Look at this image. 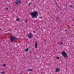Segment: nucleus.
Wrapping results in <instances>:
<instances>
[{"label": "nucleus", "mask_w": 74, "mask_h": 74, "mask_svg": "<svg viewBox=\"0 0 74 74\" xmlns=\"http://www.w3.org/2000/svg\"><path fill=\"white\" fill-rule=\"evenodd\" d=\"M38 13L37 11L33 12L31 13V16H33L32 18H37L38 16Z\"/></svg>", "instance_id": "1"}, {"label": "nucleus", "mask_w": 74, "mask_h": 74, "mask_svg": "<svg viewBox=\"0 0 74 74\" xmlns=\"http://www.w3.org/2000/svg\"><path fill=\"white\" fill-rule=\"evenodd\" d=\"M62 55L64 58H66H66H68V55H67V53H66L65 51L62 52Z\"/></svg>", "instance_id": "2"}, {"label": "nucleus", "mask_w": 74, "mask_h": 74, "mask_svg": "<svg viewBox=\"0 0 74 74\" xmlns=\"http://www.w3.org/2000/svg\"><path fill=\"white\" fill-rule=\"evenodd\" d=\"M27 36L29 38H33V34L32 33H29L27 35Z\"/></svg>", "instance_id": "3"}, {"label": "nucleus", "mask_w": 74, "mask_h": 74, "mask_svg": "<svg viewBox=\"0 0 74 74\" xmlns=\"http://www.w3.org/2000/svg\"><path fill=\"white\" fill-rule=\"evenodd\" d=\"M17 39L16 38H15L13 36H11L10 37V40L12 41H14V40H16Z\"/></svg>", "instance_id": "4"}, {"label": "nucleus", "mask_w": 74, "mask_h": 74, "mask_svg": "<svg viewBox=\"0 0 74 74\" xmlns=\"http://www.w3.org/2000/svg\"><path fill=\"white\" fill-rule=\"evenodd\" d=\"M21 3V1H16V4H17L18 5L19 4H20Z\"/></svg>", "instance_id": "5"}, {"label": "nucleus", "mask_w": 74, "mask_h": 74, "mask_svg": "<svg viewBox=\"0 0 74 74\" xmlns=\"http://www.w3.org/2000/svg\"><path fill=\"white\" fill-rule=\"evenodd\" d=\"M56 71L57 72H59V71H60V69L59 68H56Z\"/></svg>", "instance_id": "6"}, {"label": "nucleus", "mask_w": 74, "mask_h": 74, "mask_svg": "<svg viewBox=\"0 0 74 74\" xmlns=\"http://www.w3.org/2000/svg\"><path fill=\"white\" fill-rule=\"evenodd\" d=\"M38 44V43H37V42H36L35 46V47L36 48H37V45Z\"/></svg>", "instance_id": "7"}, {"label": "nucleus", "mask_w": 74, "mask_h": 74, "mask_svg": "<svg viewBox=\"0 0 74 74\" xmlns=\"http://www.w3.org/2000/svg\"><path fill=\"white\" fill-rule=\"evenodd\" d=\"M29 50V49L28 48H27V49H25V51L26 52L28 51Z\"/></svg>", "instance_id": "8"}, {"label": "nucleus", "mask_w": 74, "mask_h": 74, "mask_svg": "<svg viewBox=\"0 0 74 74\" xmlns=\"http://www.w3.org/2000/svg\"><path fill=\"white\" fill-rule=\"evenodd\" d=\"M33 69H30L28 70V71H32Z\"/></svg>", "instance_id": "9"}, {"label": "nucleus", "mask_w": 74, "mask_h": 74, "mask_svg": "<svg viewBox=\"0 0 74 74\" xmlns=\"http://www.w3.org/2000/svg\"><path fill=\"white\" fill-rule=\"evenodd\" d=\"M1 74H5V72L3 71V72H1Z\"/></svg>", "instance_id": "10"}, {"label": "nucleus", "mask_w": 74, "mask_h": 74, "mask_svg": "<svg viewBox=\"0 0 74 74\" xmlns=\"http://www.w3.org/2000/svg\"><path fill=\"white\" fill-rule=\"evenodd\" d=\"M27 21H28V20H27V19H26L25 21V23H26L27 22Z\"/></svg>", "instance_id": "11"}, {"label": "nucleus", "mask_w": 74, "mask_h": 74, "mask_svg": "<svg viewBox=\"0 0 74 74\" xmlns=\"http://www.w3.org/2000/svg\"><path fill=\"white\" fill-rule=\"evenodd\" d=\"M56 59H60V58L59 57H57L56 58Z\"/></svg>", "instance_id": "12"}, {"label": "nucleus", "mask_w": 74, "mask_h": 74, "mask_svg": "<svg viewBox=\"0 0 74 74\" xmlns=\"http://www.w3.org/2000/svg\"><path fill=\"white\" fill-rule=\"evenodd\" d=\"M16 21H19V18H18V19H17Z\"/></svg>", "instance_id": "13"}, {"label": "nucleus", "mask_w": 74, "mask_h": 74, "mask_svg": "<svg viewBox=\"0 0 74 74\" xmlns=\"http://www.w3.org/2000/svg\"><path fill=\"white\" fill-rule=\"evenodd\" d=\"M6 66V65L5 64H3V66H4V67H5V66Z\"/></svg>", "instance_id": "14"}, {"label": "nucleus", "mask_w": 74, "mask_h": 74, "mask_svg": "<svg viewBox=\"0 0 74 74\" xmlns=\"http://www.w3.org/2000/svg\"><path fill=\"white\" fill-rule=\"evenodd\" d=\"M5 10H8V8H5Z\"/></svg>", "instance_id": "15"}, {"label": "nucleus", "mask_w": 74, "mask_h": 74, "mask_svg": "<svg viewBox=\"0 0 74 74\" xmlns=\"http://www.w3.org/2000/svg\"><path fill=\"white\" fill-rule=\"evenodd\" d=\"M62 44H63V42H62L61 43L59 44V45H62Z\"/></svg>", "instance_id": "16"}, {"label": "nucleus", "mask_w": 74, "mask_h": 74, "mask_svg": "<svg viewBox=\"0 0 74 74\" xmlns=\"http://www.w3.org/2000/svg\"><path fill=\"white\" fill-rule=\"evenodd\" d=\"M30 4H31V3H29L28 4V5H30Z\"/></svg>", "instance_id": "17"}, {"label": "nucleus", "mask_w": 74, "mask_h": 74, "mask_svg": "<svg viewBox=\"0 0 74 74\" xmlns=\"http://www.w3.org/2000/svg\"><path fill=\"white\" fill-rule=\"evenodd\" d=\"M70 7H71L72 8V7H73V6L71 5V6H70Z\"/></svg>", "instance_id": "18"}, {"label": "nucleus", "mask_w": 74, "mask_h": 74, "mask_svg": "<svg viewBox=\"0 0 74 74\" xmlns=\"http://www.w3.org/2000/svg\"><path fill=\"white\" fill-rule=\"evenodd\" d=\"M33 33H35V31H33Z\"/></svg>", "instance_id": "19"}, {"label": "nucleus", "mask_w": 74, "mask_h": 74, "mask_svg": "<svg viewBox=\"0 0 74 74\" xmlns=\"http://www.w3.org/2000/svg\"><path fill=\"white\" fill-rule=\"evenodd\" d=\"M40 19H42V17H40Z\"/></svg>", "instance_id": "20"}, {"label": "nucleus", "mask_w": 74, "mask_h": 74, "mask_svg": "<svg viewBox=\"0 0 74 74\" xmlns=\"http://www.w3.org/2000/svg\"><path fill=\"white\" fill-rule=\"evenodd\" d=\"M57 19H58V17H57Z\"/></svg>", "instance_id": "21"}, {"label": "nucleus", "mask_w": 74, "mask_h": 74, "mask_svg": "<svg viewBox=\"0 0 74 74\" xmlns=\"http://www.w3.org/2000/svg\"><path fill=\"white\" fill-rule=\"evenodd\" d=\"M33 59H34V58H33Z\"/></svg>", "instance_id": "22"}]
</instances>
